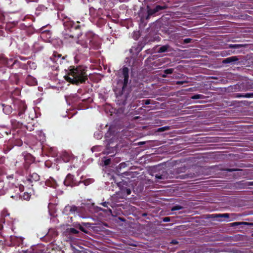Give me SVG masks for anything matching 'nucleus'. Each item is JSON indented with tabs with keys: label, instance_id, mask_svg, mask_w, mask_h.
<instances>
[{
	"label": "nucleus",
	"instance_id": "nucleus-1",
	"mask_svg": "<svg viewBox=\"0 0 253 253\" xmlns=\"http://www.w3.org/2000/svg\"><path fill=\"white\" fill-rule=\"evenodd\" d=\"M85 68L79 66L71 69L67 75L65 76L66 80L73 84L84 83L87 79Z\"/></svg>",
	"mask_w": 253,
	"mask_h": 253
},
{
	"label": "nucleus",
	"instance_id": "nucleus-2",
	"mask_svg": "<svg viewBox=\"0 0 253 253\" xmlns=\"http://www.w3.org/2000/svg\"><path fill=\"white\" fill-rule=\"evenodd\" d=\"M128 69L127 67H124L122 71L119 74V79L118 81V84L121 87L122 89L126 86L128 82Z\"/></svg>",
	"mask_w": 253,
	"mask_h": 253
},
{
	"label": "nucleus",
	"instance_id": "nucleus-3",
	"mask_svg": "<svg viewBox=\"0 0 253 253\" xmlns=\"http://www.w3.org/2000/svg\"><path fill=\"white\" fill-rule=\"evenodd\" d=\"M50 59L53 62L61 64L62 63V60L64 59V57H62L61 54L54 52L50 57Z\"/></svg>",
	"mask_w": 253,
	"mask_h": 253
},
{
	"label": "nucleus",
	"instance_id": "nucleus-4",
	"mask_svg": "<svg viewBox=\"0 0 253 253\" xmlns=\"http://www.w3.org/2000/svg\"><path fill=\"white\" fill-rule=\"evenodd\" d=\"M239 58L237 56H231L228 58H226L224 59L222 63L224 64H227V63H235L236 62L238 61Z\"/></svg>",
	"mask_w": 253,
	"mask_h": 253
},
{
	"label": "nucleus",
	"instance_id": "nucleus-5",
	"mask_svg": "<svg viewBox=\"0 0 253 253\" xmlns=\"http://www.w3.org/2000/svg\"><path fill=\"white\" fill-rule=\"evenodd\" d=\"M64 211L65 212L69 211L70 213H74L77 211L78 208L75 206L68 205L65 207Z\"/></svg>",
	"mask_w": 253,
	"mask_h": 253
},
{
	"label": "nucleus",
	"instance_id": "nucleus-6",
	"mask_svg": "<svg viewBox=\"0 0 253 253\" xmlns=\"http://www.w3.org/2000/svg\"><path fill=\"white\" fill-rule=\"evenodd\" d=\"M88 42H89L90 43L91 42V41L81 40L78 41L77 43L78 44H80L83 48L86 49L88 47Z\"/></svg>",
	"mask_w": 253,
	"mask_h": 253
},
{
	"label": "nucleus",
	"instance_id": "nucleus-7",
	"mask_svg": "<svg viewBox=\"0 0 253 253\" xmlns=\"http://www.w3.org/2000/svg\"><path fill=\"white\" fill-rule=\"evenodd\" d=\"M155 176L158 181L159 180L165 179L168 178L167 173L165 171H163L162 174H157Z\"/></svg>",
	"mask_w": 253,
	"mask_h": 253
},
{
	"label": "nucleus",
	"instance_id": "nucleus-8",
	"mask_svg": "<svg viewBox=\"0 0 253 253\" xmlns=\"http://www.w3.org/2000/svg\"><path fill=\"white\" fill-rule=\"evenodd\" d=\"M241 225H253V223H249L246 222H235L231 223L232 226H235Z\"/></svg>",
	"mask_w": 253,
	"mask_h": 253
},
{
	"label": "nucleus",
	"instance_id": "nucleus-9",
	"mask_svg": "<svg viewBox=\"0 0 253 253\" xmlns=\"http://www.w3.org/2000/svg\"><path fill=\"white\" fill-rule=\"evenodd\" d=\"M16 60H13L12 58L7 59L6 60V62L5 63V65L10 67L13 66L15 63Z\"/></svg>",
	"mask_w": 253,
	"mask_h": 253
},
{
	"label": "nucleus",
	"instance_id": "nucleus-10",
	"mask_svg": "<svg viewBox=\"0 0 253 253\" xmlns=\"http://www.w3.org/2000/svg\"><path fill=\"white\" fill-rule=\"evenodd\" d=\"M169 47V46L168 45H165L162 46L161 47H160V48L159 49L158 52L162 53V52H166L168 51Z\"/></svg>",
	"mask_w": 253,
	"mask_h": 253
},
{
	"label": "nucleus",
	"instance_id": "nucleus-11",
	"mask_svg": "<svg viewBox=\"0 0 253 253\" xmlns=\"http://www.w3.org/2000/svg\"><path fill=\"white\" fill-rule=\"evenodd\" d=\"M205 96L202 94H196L191 97V99H204Z\"/></svg>",
	"mask_w": 253,
	"mask_h": 253
},
{
	"label": "nucleus",
	"instance_id": "nucleus-12",
	"mask_svg": "<svg viewBox=\"0 0 253 253\" xmlns=\"http://www.w3.org/2000/svg\"><path fill=\"white\" fill-rule=\"evenodd\" d=\"M243 44H230L229 45V47L231 48H239L240 47H243Z\"/></svg>",
	"mask_w": 253,
	"mask_h": 253
},
{
	"label": "nucleus",
	"instance_id": "nucleus-13",
	"mask_svg": "<svg viewBox=\"0 0 253 253\" xmlns=\"http://www.w3.org/2000/svg\"><path fill=\"white\" fill-rule=\"evenodd\" d=\"M7 58L3 56H0V64L5 65Z\"/></svg>",
	"mask_w": 253,
	"mask_h": 253
},
{
	"label": "nucleus",
	"instance_id": "nucleus-14",
	"mask_svg": "<svg viewBox=\"0 0 253 253\" xmlns=\"http://www.w3.org/2000/svg\"><path fill=\"white\" fill-rule=\"evenodd\" d=\"M215 217L228 218L229 217V214L228 213L218 214H216Z\"/></svg>",
	"mask_w": 253,
	"mask_h": 253
},
{
	"label": "nucleus",
	"instance_id": "nucleus-15",
	"mask_svg": "<svg viewBox=\"0 0 253 253\" xmlns=\"http://www.w3.org/2000/svg\"><path fill=\"white\" fill-rule=\"evenodd\" d=\"M157 12V11H155V9H149L148 10V16L151 15L154 13Z\"/></svg>",
	"mask_w": 253,
	"mask_h": 253
},
{
	"label": "nucleus",
	"instance_id": "nucleus-16",
	"mask_svg": "<svg viewBox=\"0 0 253 253\" xmlns=\"http://www.w3.org/2000/svg\"><path fill=\"white\" fill-rule=\"evenodd\" d=\"M173 72V69H168L165 70L164 72L166 74H172Z\"/></svg>",
	"mask_w": 253,
	"mask_h": 253
},
{
	"label": "nucleus",
	"instance_id": "nucleus-17",
	"mask_svg": "<svg viewBox=\"0 0 253 253\" xmlns=\"http://www.w3.org/2000/svg\"><path fill=\"white\" fill-rule=\"evenodd\" d=\"M70 233L73 234H77L79 233V231L74 228H71L69 229Z\"/></svg>",
	"mask_w": 253,
	"mask_h": 253
},
{
	"label": "nucleus",
	"instance_id": "nucleus-18",
	"mask_svg": "<svg viewBox=\"0 0 253 253\" xmlns=\"http://www.w3.org/2000/svg\"><path fill=\"white\" fill-rule=\"evenodd\" d=\"M182 209V207L181 206H175L172 208L171 210L174 211L181 210Z\"/></svg>",
	"mask_w": 253,
	"mask_h": 253
},
{
	"label": "nucleus",
	"instance_id": "nucleus-19",
	"mask_svg": "<svg viewBox=\"0 0 253 253\" xmlns=\"http://www.w3.org/2000/svg\"><path fill=\"white\" fill-rule=\"evenodd\" d=\"M244 96L245 98H253V92L245 93Z\"/></svg>",
	"mask_w": 253,
	"mask_h": 253
},
{
	"label": "nucleus",
	"instance_id": "nucleus-20",
	"mask_svg": "<svg viewBox=\"0 0 253 253\" xmlns=\"http://www.w3.org/2000/svg\"><path fill=\"white\" fill-rule=\"evenodd\" d=\"M155 11H160V10H162V9H165V7H162L160 5H157L155 8Z\"/></svg>",
	"mask_w": 253,
	"mask_h": 253
},
{
	"label": "nucleus",
	"instance_id": "nucleus-21",
	"mask_svg": "<svg viewBox=\"0 0 253 253\" xmlns=\"http://www.w3.org/2000/svg\"><path fill=\"white\" fill-rule=\"evenodd\" d=\"M110 163V159H107L104 160V165L107 166Z\"/></svg>",
	"mask_w": 253,
	"mask_h": 253
},
{
	"label": "nucleus",
	"instance_id": "nucleus-22",
	"mask_svg": "<svg viewBox=\"0 0 253 253\" xmlns=\"http://www.w3.org/2000/svg\"><path fill=\"white\" fill-rule=\"evenodd\" d=\"M191 41H192L191 39H190V38L185 39L184 40V43H189L191 42Z\"/></svg>",
	"mask_w": 253,
	"mask_h": 253
},
{
	"label": "nucleus",
	"instance_id": "nucleus-23",
	"mask_svg": "<svg viewBox=\"0 0 253 253\" xmlns=\"http://www.w3.org/2000/svg\"><path fill=\"white\" fill-rule=\"evenodd\" d=\"M244 95H245V94L237 93V94H236V96L237 97L241 98V97H245Z\"/></svg>",
	"mask_w": 253,
	"mask_h": 253
},
{
	"label": "nucleus",
	"instance_id": "nucleus-24",
	"mask_svg": "<svg viewBox=\"0 0 253 253\" xmlns=\"http://www.w3.org/2000/svg\"><path fill=\"white\" fill-rule=\"evenodd\" d=\"M187 81H177L176 82V84H183L184 83H187Z\"/></svg>",
	"mask_w": 253,
	"mask_h": 253
},
{
	"label": "nucleus",
	"instance_id": "nucleus-25",
	"mask_svg": "<svg viewBox=\"0 0 253 253\" xmlns=\"http://www.w3.org/2000/svg\"><path fill=\"white\" fill-rule=\"evenodd\" d=\"M163 221L164 222H169L170 221V218L169 217H166L163 218Z\"/></svg>",
	"mask_w": 253,
	"mask_h": 253
},
{
	"label": "nucleus",
	"instance_id": "nucleus-26",
	"mask_svg": "<svg viewBox=\"0 0 253 253\" xmlns=\"http://www.w3.org/2000/svg\"><path fill=\"white\" fill-rule=\"evenodd\" d=\"M143 101H144V103L145 105H148L150 104V100H144Z\"/></svg>",
	"mask_w": 253,
	"mask_h": 253
},
{
	"label": "nucleus",
	"instance_id": "nucleus-27",
	"mask_svg": "<svg viewBox=\"0 0 253 253\" xmlns=\"http://www.w3.org/2000/svg\"><path fill=\"white\" fill-rule=\"evenodd\" d=\"M247 186H253V182H248L246 183Z\"/></svg>",
	"mask_w": 253,
	"mask_h": 253
},
{
	"label": "nucleus",
	"instance_id": "nucleus-28",
	"mask_svg": "<svg viewBox=\"0 0 253 253\" xmlns=\"http://www.w3.org/2000/svg\"><path fill=\"white\" fill-rule=\"evenodd\" d=\"M107 204H108V203L106 202L101 203V205H102L103 206H104L105 207H107Z\"/></svg>",
	"mask_w": 253,
	"mask_h": 253
},
{
	"label": "nucleus",
	"instance_id": "nucleus-29",
	"mask_svg": "<svg viewBox=\"0 0 253 253\" xmlns=\"http://www.w3.org/2000/svg\"><path fill=\"white\" fill-rule=\"evenodd\" d=\"M126 192L127 195H129L131 193V190L129 189H127Z\"/></svg>",
	"mask_w": 253,
	"mask_h": 253
},
{
	"label": "nucleus",
	"instance_id": "nucleus-30",
	"mask_svg": "<svg viewBox=\"0 0 253 253\" xmlns=\"http://www.w3.org/2000/svg\"><path fill=\"white\" fill-rule=\"evenodd\" d=\"M226 170L228 171L231 172V171H235L236 169H227Z\"/></svg>",
	"mask_w": 253,
	"mask_h": 253
},
{
	"label": "nucleus",
	"instance_id": "nucleus-31",
	"mask_svg": "<svg viewBox=\"0 0 253 253\" xmlns=\"http://www.w3.org/2000/svg\"><path fill=\"white\" fill-rule=\"evenodd\" d=\"M171 243H172L173 244H176L178 243V242L175 240H173L171 241Z\"/></svg>",
	"mask_w": 253,
	"mask_h": 253
},
{
	"label": "nucleus",
	"instance_id": "nucleus-32",
	"mask_svg": "<svg viewBox=\"0 0 253 253\" xmlns=\"http://www.w3.org/2000/svg\"><path fill=\"white\" fill-rule=\"evenodd\" d=\"M71 177V175H68L67 176L66 179V180H65V182L66 181H67L68 179L70 178V177Z\"/></svg>",
	"mask_w": 253,
	"mask_h": 253
},
{
	"label": "nucleus",
	"instance_id": "nucleus-33",
	"mask_svg": "<svg viewBox=\"0 0 253 253\" xmlns=\"http://www.w3.org/2000/svg\"><path fill=\"white\" fill-rule=\"evenodd\" d=\"M80 229H81V230H82V231L85 232V230H84V228L83 227L80 226Z\"/></svg>",
	"mask_w": 253,
	"mask_h": 253
},
{
	"label": "nucleus",
	"instance_id": "nucleus-34",
	"mask_svg": "<svg viewBox=\"0 0 253 253\" xmlns=\"http://www.w3.org/2000/svg\"><path fill=\"white\" fill-rule=\"evenodd\" d=\"M77 50L79 52H83L84 51L82 49H80L79 47H77Z\"/></svg>",
	"mask_w": 253,
	"mask_h": 253
},
{
	"label": "nucleus",
	"instance_id": "nucleus-35",
	"mask_svg": "<svg viewBox=\"0 0 253 253\" xmlns=\"http://www.w3.org/2000/svg\"><path fill=\"white\" fill-rule=\"evenodd\" d=\"M160 129H162V130H166V127H161V128H160Z\"/></svg>",
	"mask_w": 253,
	"mask_h": 253
},
{
	"label": "nucleus",
	"instance_id": "nucleus-36",
	"mask_svg": "<svg viewBox=\"0 0 253 253\" xmlns=\"http://www.w3.org/2000/svg\"><path fill=\"white\" fill-rule=\"evenodd\" d=\"M11 198H16V199H17L18 198V196H17V195H16L15 196H12Z\"/></svg>",
	"mask_w": 253,
	"mask_h": 253
},
{
	"label": "nucleus",
	"instance_id": "nucleus-37",
	"mask_svg": "<svg viewBox=\"0 0 253 253\" xmlns=\"http://www.w3.org/2000/svg\"><path fill=\"white\" fill-rule=\"evenodd\" d=\"M80 28V26L79 25H77L76 27V29H78Z\"/></svg>",
	"mask_w": 253,
	"mask_h": 253
},
{
	"label": "nucleus",
	"instance_id": "nucleus-38",
	"mask_svg": "<svg viewBox=\"0 0 253 253\" xmlns=\"http://www.w3.org/2000/svg\"><path fill=\"white\" fill-rule=\"evenodd\" d=\"M35 82L34 81V83H31V84H32V85H34V84H35Z\"/></svg>",
	"mask_w": 253,
	"mask_h": 253
},
{
	"label": "nucleus",
	"instance_id": "nucleus-39",
	"mask_svg": "<svg viewBox=\"0 0 253 253\" xmlns=\"http://www.w3.org/2000/svg\"><path fill=\"white\" fill-rule=\"evenodd\" d=\"M163 77H164V78L166 77V75H163Z\"/></svg>",
	"mask_w": 253,
	"mask_h": 253
},
{
	"label": "nucleus",
	"instance_id": "nucleus-40",
	"mask_svg": "<svg viewBox=\"0 0 253 253\" xmlns=\"http://www.w3.org/2000/svg\"><path fill=\"white\" fill-rule=\"evenodd\" d=\"M69 37L73 38V36H70Z\"/></svg>",
	"mask_w": 253,
	"mask_h": 253
},
{
	"label": "nucleus",
	"instance_id": "nucleus-41",
	"mask_svg": "<svg viewBox=\"0 0 253 253\" xmlns=\"http://www.w3.org/2000/svg\"><path fill=\"white\" fill-rule=\"evenodd\" d=\"M31 79V77H30L29 78L28 80H30V79Z\"/></svg>",
	"mask_w": 253,
	"mask_h": 253
},
{
	"label": "nucleus",
	"instance_id": "nucleus-42",
	"mask_svg": "<svg viewBox=\"0 0 253 253\" xmlns=\"http://www.w3.org/2000/svg\"><path fill=\"white\" fill-rule=\"evenodd\" d=\"M110 212H111V210L109 209Z\"/></svg>",
	"mask_w": 253,
	"mask_h": 253
}]
</instances>
